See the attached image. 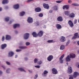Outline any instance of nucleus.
Instances as JSON below:
<instances>
[{
  "label": "nucleus",
  "instance_id": "obj_1",
  "mask_svg": "<svg viewBox=\"0 0 79 79\" xmlns=\"http://www.w3.org/2000/svg\"><path fill=\"white\" fill-rule=\"evenodd\" d=\"M76 57V55L75 54L71 53L69 56H68L66 58V61H69L71 60V58H74Z\"/></svg>",
  "mask_w": 79,
  "mask_h": 79
},
{
  "label": "nucleus",
  "instance_id": "obj_2",
  "mask_svg": "<svg viewBox=\"0 0 79 79\" xmlns=\"http://www.w3.org/2000/svg\"><path fill=\"white\" fill-rule=\"evenodd\" d=\"M78 76H79V73L77 72H75L73 73V77H69V79H73V77L74 78H76Z\"/></svg>",
  "mask_w": 79,
  "mask_h": 79
},
{
  "label": "nucleus",
  "instance_id": "obj_3",
  "mask_svg": "<svg viewBox=\"0 0 79 79\" xmlns=\"http://www.w3.org/2000/svg\"><path fill=\"white\" fill-rule=\"evenodd\" d=\"M27 21L28 23H32V22H33V19L32 18L29 17L27 18Z\"/></svg>",
  "mask_w": 79,
  "mask_h": 79
},
{
  "label": "nucleus",
  "instance_id": "obj_4",
  "mask_svg": "<svg viewBox=\"0 0 79 79\" xmlns=\"http://www.w3.org/2000/svg\"><path fill=\"white\" fill-rule=\"evenodd\" d=\"M47 60L48 61H51L53 59V56L52 55H49L47 58Z\"/></svg>",
  "mask_w": 79,
  "mask_h": 79
},
{
  "label": "nucleus",
  "instance_id": "obj_5",
  "mask_svg": "<svg viewBox=\"0 0 79 79\" xmlns=\"http://www.w3.org/2000/svg\"><path fill=\"white\" fill-rule=\"evenodd\" d=\"M68 24H69V26L72 27L74 26V24L73 23L71 20H69L68 22Z\"/></svg>",
  "mask_w": 79,
  "mask_h": 79
},
{
  "label": "nucleus",
  "instance_id": "obj_6",
  "mask_svg": "<svg viewBox=\"0 0 79 79\" xmlns=\"http://www.w3.org/2000/svg\"><path fill=\"white\" fill-rule=\"evenodd\" d=\"M48 73V71L47 70H45L43 73H42V76L43 77H45L47 76V74Z\"/></svg>",
  "mask_w": 79,
  "mask_h": 79
},
{
  "label": "nucleus",
  "instance_id": "obj_7",
  "mask_svg": "<svg viewBox=\"0 0 79 79\" xmlns=\"http://www.w3.org/2000/svg\"><path fill=\"white\" fill-rule=\"evenodd\" d=\"M37 35L39 37H42L44 35V32L42 31H40L38 33Z\"/></svg>",
  "mask_w": 79,
  "mask_h": 79
},
{
  "label": "nucleus",
  "instance_id": "obj_8",
  "mask_svg": "<svg viewBox=\"0 0 79 79\" xmlns=\"http://www.w3.org/2000/svg\"><path fill=\"white\" fill-rule=\"evenodd\" d=\"M66 40V38L65 37L62 36L60 37V41L61 42H64Z\"/></svg>",
  "mask_w": 79,
  "mask_h": 79
},
{
  "label": "nucleus",
  "instance_id": "obj_9",
  "mask_svg": "<svg viewBox=\"0 0 79 79\" xmlns=\"http://www.w3.org/2000/svg\"><path fill=\"white\" fill-rule=\"evenodd\" d=\"M78 33H76L74 34V36L72 38V39H76L77 38H78Z\"/></svg>",
  "mask_w": 79,
  "mask_h": 79
},
{
  "label": "nucleus",
  "instance_id": "obj_10",
  "mask_svg": "<svg viewBox=\"0 0 79 79\" xmlns=\"http://www.w3.org/2000/svg\"><path fill=\"white\" fill-rule=\"evenodd\" d=\"M52 73L54 74H56L57 73H58V71H57V70L55 68H53L52 69Z\"/></svg>",
  "mask_w": 79,
  "mask_h": 79
},
{
  "label": "nucleus",
  "instance_id": "obj_11",
  "mask_svg": "<svg viewBox=\"0 0 79 79\" xmlns=\"http://www.w3.org/2000/svg\"><path fill=\"white\" fill-rule=\"evenodd\" d=\"M43 6L46 9H49L50 7L49 6L48 4H46L45 3L43 4Z\"/></svg>",
  "mask_w": 79,
  "mask_h": 79
},
{
  "label": "nucleus",
  "instance_id": "obj_12",
  "mask_svg": "<svg viewBox=\"0 0 79 79\" xmlns=\"http://www.w3.org/2000/svg\"><path fill=\"white\" fill-rule=\"evenodd\" d=\"M14 55V52L12 51L9 52L8 53V57H11Z\"/></svg>",
  "mask_w": 79,
  "mask_h": 79
},
{
  "label": "nucleus",
  "instance_id": "obj_13",
  "mask_svg": "<svg viewBox=\"0 0 79 79\" xmlns=\"http://www.w3.org/2000/svg\"><path fill=\"white\" fill-rule=\"evenodd\" d=\"M29 37V34L26 33L24 35V39H27Z\"/></svg>",
  "mask_w": 79,
  "mask_h": 79
},
{
  "label": "nucleus",
  "instance_id": "obj_14",
  "mask_svg": "<svg viewBox=\"0 0 79 79\" xmlns=\"http://www.w3.org/2000/svg\"><path fill=\"white\" fill-rule=\"evenodd\" d=\"M64 56V54H63L59 58V60H60L61 63H63V60H62V59L63 58Z\"/></svg>",
  "mask_w": 79,
  "mask_h": 79
},
{
  "label": "nucleus",
  "instance_id": "obj_15",
  "mask_svg": "<svg viewBox=\"0 0 79 79\" xmlns=\"http://www.w3.org/2000/svg\"><path fill=\"white\" fill-rule=\"evenodd\" d=\"M13 7L16 10H17V9H18L19 8V5L18 4H16L15 5L13 6Z\"/></svg>",
  "mask_w": 79,
  "mask_h": 79
},
{
  "label": "nucleus",
  "instance_id": "obj_16",
  "mask_svg": "<svg viewBox=\"0 0 79 79\" xmlns=\"http://www.w3.org/2000/svg\"><path fill=\"white\" fill-rule=\"evenodd\" d=\"M72 68H71V67H69L68 69V73L69 74H71V73H72Z\"/></svg>",
  "mask_w": 79,
  "mask_h": 79
},
{
  "label": "nucleus",
  "instance_id": "obj_17",
  "mask_svg": "<svg viewBox=\"0 0 79 79\" xmlns=\"http://www.w3.org/2000/svg\"><path fill=\"white\" fill-rule=\"evenodd\" d=\"M7 46V45L6 44H3L1 45V48L2 49H4L5 48H6Z\"/></svg>",
  "mask_w": 79,
  "mask_h": 79
},
{
  "label": "nucleus",
  "instance_id": "obj_18",
  "mask_svg": "<svg viewBox=\"0 0 79 79\" xmlns=\"http://www.w3.org/2000/svg\"><path fill=\"white\" fill-rule=\"evenodd\" d=\"M36 12H40L41 11V9L40 7H37L35 9Z\"/></svg>",
  "mask_w": 79,
  "mask_h": 79
},
{
  "label": "nucleus",
  "instance_id": "obj_19",
  "mask_svg": "<svg viewBox=\"0 0 79 79\" xmlns=\"http://www.w3.org/2000/svg\"><path fill=\"white\" fill-rule=\"evenodd\" d=\"M56 27L58 29H60L62 28V27L60 24H57L56 25Z\"/></svg>",
  "mask_w": 79,
  "mask_h": 79
},
{
  "label": "nucleus",
  "instance_id": "obj_20",
  "mask_svg": "<svg viewBox=\"0 0 79 79\" xmlns=\"http://www.w3.org/2000/svg\"><path fill=\"white\" fill-rule=\"evenodd\" d=\"M57 19L58 21H59V22L63 21V18H62V17L59 16L57 18Z\"/></svg>",
  "mask_w": 79,
  "mask_h": 79
},
{
  "label": "nucleus",
  "instance_id": "obj_21",
  "mask_svg": "<svg viewBox=\"0 0 79 79\" xmlns=\"http://www.w3.org/2000/svg\"><path fill=\"white\" fill-rule=\"evenodd\" d=\"M2 3L5 5L8 3V0H3L2 2Z\"/></svg>",
  "mask_w": 79,
  "mask_h": 79
},
{
  "label": "nucleus",
  "instance_id": "obj_22",
  "mask_svg": "<svg viewBox=\"0 0 79 79\" xmlns=\"http://www.w3.org/2000/svg\"><path fill=\"white\" fill-rule=\"evenodd\" d=\"M17 27H19V24H15L13 25V27L14 29H16Z\"/></svg>",
  "mask_w": 79,
  "mask_h": 79
},
{
  "label": "nucleus",
  "instance_id": "obj_23",
  "mask_svg": "<svg viewBox=\"0 0 79 79\" xmlns=\"http://www.w3.org/2000/svg\"><path fill=\"white\" fill-rule=\"evenodd\" d=\"M32 35L34 37H37L38 36L37 34L35 32H33Z\"/></svg>",
  "mask_w": 79,
  "mask_h": 79
},
{
  "label": "nucleus",
  "instance_id": "obj_24",
  "mask_svg": "<svg viewBox=\"0 0 79 79\" xmlns=\"http://www.w3.org/2000/svg\"><path fill=\"white\" fill-rule=\"evenodd\" d=\"M6 40H10L11 39V36L9 35H6Z\"/></svg>",
  "mask_w": 79,
  "mask_h": 79
},
{
  "label": "nucleus",
  "instance_id": "obj_25",
  "mask_svg": "<svg viewBox=\"0 0 79 79\" xmlns=\"http://www.w3.org/2000/svg\"><path fill=\"white\" fill-rule=\"evenodd\" d=\"M75 16V14L74 13H72L69 15V16L70 18H74Z\"/></svg>",
  "mask_w": 79,
  "mask_h": 79
},
{
  "label": "nucleus",
  "instance_id": "obj_26",
  "mask_svg": "<svg viewBox=\"0 0 79 79\" xmlns=\"http://www.w3.org/2000/svg\"><path fill=\"white\" fill-rule=\"evenodd\" d=\"M64 13L65 15H66V16H69V12L68 11H65L64 12Z\"/></svg>",
  "mask_w": 79,
  "mask_h": 79
},
{
  "label": "nucleus",
  "instance_id": "obj_27",
  "mask_svg": "<svg viewBox=\"0 0 79 79\" xmlns=\"http://www.w3.org/2000/svg\"><path fill=\"white\" fill-rule=\"evenodd\" d=\"M25 12L22 11L20 13V15L21 16H24V15H25Z\"/></svg>",
  "mask_w": 79,
  "mask_h": 79
},
{
  "label": "nucleus",
  "instance_id": "obj_28",
  "mask_svg": "<svg viewBox=\"0 0 79 79\" xmlns=\"http://www.w3.org/2000/svg\"><path fill=\"white\" fill-rule=\"evenodd\" d=\"M65 48V46L64 45H62L60 46V50H64Z\"/></svg>",
  "mask_w": 79,
  "mask_h": 79
},
{
  "label": "nucleus",
  "instance_id": "obj_29",
  "mask_svg": "<svg viewBox=\"0 0 79 79\" xmlns=\"http://www.w3.org/2000/svg\"><path fill=\"white\" fill-rule=\"evenodd\" d=\"M19 48L20 49H25V48H27V47L24 46H20Z\"/></svg>",
  "mask_w": 79,
  "mask_h": 79
},
{
  "label": "nucleus",
  "instance_id": "obj_30",
  "mask_svg": "<svg viewBox=\"0 0 79 79\" xmlns=\"http://www.w3.org/2000/svg\"><path fill=\"white\" fill-rule=\"evenodd\" d=\"M18 69L19 70V71H24V72H26V71H25V70L23 69L19 68Z\"/></svg>",
  "mask_w": 79,
  "mask_h": 79
},
{
  "label": "nucleus",
  "instance_id": "obj_31",
  "mask_svg": "<svg viewBox=\"0 0 79 79\" xmlns=\"http://www.w3.org/2000/svg\"><path fill=\"white\" fill-rule=\"evenodd\" d=\"M9 20H10V18L9 17H7L5 19V21H6L8 22Z\"/></svg>",
  "mask_w": 79,
  "mask_h": 79
},
{
  "label": "nucleus",
  "instance_id": "obj_32",
  "mask_svg": "<svg viewBox=\"0 0 79 79\" xmlns=\"http://www.w3.org/2000/svg\"><path fill=\"white\" fill-rule=\"evenodd\" d=\"M47 42L48 43H53L54 42L53 40H48Z\"/></svg>",
  "mask_w": 79,
  "mask_h": 79
},
{
  "label": "nucleus",
  "instance_id": "obj_33",
  "mask_svg": "<svg viewBox=\"0 0 79 79\" xmlns=\"http://www.w3.org/2000/svg\"><path fill=\"white\" fill-rule=\"evenodd\" d=\"M72 5H73L74 6H79V4H78L73 3L72 4Z\"/></svg>",
  "mask_w": 79,
  "mask_h": 79
},
{
  "label": "nucleus",
  "instance_id": "obj_34",
  "mask_svg": "<svg viewBox=\"0 0 79 79\" xmlns=\"http://www.w3.org/2000/svg\"><path fill=\"white\" fill-rule=\"evenodd\" d=\"M44 16V14L42 13H40L39 15V17H43V16Z\"/></svg>",
  "mask_w": 79,
  "mask_h": 79
},
{
  "label": "nucleus",
  "instance_id": "obj_35",
  "mask_svg": "<svg viewBox=\"0 0 79 79\" xmlns=\"http://www.w3.org/2000/svg\"><path fill=\"white\" fill-rule=\"evenodd\" d=\"M77 19H75L74 21V24H76L77 23Z\"/></svg>",
  "mask_w": 79,
  "mask_h": 79
},
{
  "label": "nucleus",
  "instance_id": "obj_36",
  "mask_svg": "<svg viewBox=\"0 0 79 79\" xmlns=\"http://www.w3.org/2000/svg\"><path fill=\"white\" fill-rule=\"evenodd\" d=\"M10 69H7L6 71L7 73H10Z\"/></svg>",
  "mask_w": 79,
  "mask_h": 79
},
{
  "label": "nucleus",
  "instance_id": "obj_37",
  "mask_svg": "<svg viewBox=\"0 0 79 79\" xmlns=\"http://www.w3.org/2000/svg\"><path fill=\"white\" fill-rule=\"evenodd\" d=\"M34 63H36L37 62V61H38V60L37 59L35 58L34 60Z\"/></svg>",
  "mask_w": 79,
  "mask_h": 79
},
{
  "label": "nucleus",
  "instance_id": "obj_38",
  "mask_svg": "<svg viewBox=\"0 0 79 79\" xmlns=\"http://www.w3.org/2000/svg\"><path fill=\"white\" fill-rule=\"evenodd\" d=\"M26 45L27 46L28 45H30V43L27 42L26 43Z\"/></svg>",
  "mask_w": 79,
  "mask_h": 79
},
{
  "label": "nucleus",
  "instance_id": "obj_39",
  "mask_svg": "<svg viewBox=\"0 0 79 79\" xmlns=\"http://www.w3.org/2000/svg\"><path fill=\"white\" fill-rule=\"evenodd\" d=\"M42 63V61L41 60L39 61L38 62V64H39L40 65Z\"/></svg>",
  "mask_w": 79,
  "mask_h": 79
},
{
  "label": "nucleus",
  "instance_id": "obj_40",
  "mask_svg": "<svg viewBox=\"0 0 79 79\" xmlns=\"http://www.w3.org/2000/svg\"><path fill=\"white\" fill-rule=\"evenodd\" d=\"M61 2H62V1H56V3H60Z\"/></svg>",
  "mask_w": 79,
  "mask_h": 79
},
{
  "label": "nucleus",
  "instance_id": "obj_41",
  "mask_svg": "<svg viewBox=\"0 0 79 79\" xmlns=\"http://www.w3.org/2000/svg\"><path fill=\"white\" fill-rule=\"evenodd\" d=\"M35 23L36 26H39V22L37 21Z\"/></svg>",
  "mask_w": 79,
  "mask_h": 79
},
{
  "label": "nucleus",
  "instance_id": "obj_42",
  "mask_svg": "<svg viewBox=\"0 0 79 79\" xmlns=\"http://www.w3.org/2000/svg\"><path fill=\"white\" fill-rule=\"evenodd\" d=\"M35 68H40V65L35 66Z\"/></svg>",
  "mask_w": 79,
  "mask_h": 79
},
{
  "label": "nucleus",
  "instance_id": "obj_43",
  "mask_svg": "<svg viewBox=\"0 0 79 79\" xmlns=\"http://www.w3.org/2000/svg\"><path fill=\"white\" fill-rule=\"evenodd\" d=\"M21 49H17L16 50V52H21Z\"/></svg>",
  "mask_w": 79,
  "mask_h": 79
},
{
  "label": "nucleus",
  "instance_id": "obj_44",
  "mask_svg": "<svg viewBox=\"0 0 79 79\" xmlns=\"http://www.w3.org/2000/svg\"><path fill=\"white\" fill-rule=\"evenodd\" d=\"M6 63L8 65H10V63L8 62V61H6Z\"/></svg>",
  "mask_w": 79,
  "mask_h": 79
},
{
  "label": "nucleus",
  "instance_id": "obj_45",
  "mask_svg": "<svg viewBox=\"0 0 79 79\" xmlns=\"http://www.w3.org/2000/svg\"><path fill=\"white\" fill-rule=\"evenodd\" d=\"M70 41L69 40L66 43V45H68L69 44Z\"/></svg>",
  "mask_w": 79,
  "mask_h": 79
},
{
  "label": "nucleus",
  "instance_id": "obj_46",
  "mask_svg": "<svg viewBox=\"0 0 79 79\" xmlns=\"http://www.w3.org/2000/svg\"><path fill=\"white\" fill-rule=\"evenodd\" d=\"M2 41H4L5 40V37L3 36L2 37Z\"/></svg>",
  "mask_w": 79,
  "mask_h": 79
},
{
  "label": "nucleus",
  "instance_id": "obj_47",
  "mask_svg": "<svg viewBox=\"0 0 79 79\" xmlns=\"http://www.w3.org/2000/svg\"><path fill=\"white\" fill-rule=\"evenodd\" d=\"M68 2L69 3H72V1L71 0H69L68 1Z\"/></svg>",
  "mask_w": 79,
  "mask_h": 79
},
{
  "label": "nucleus",
  "instance_id": "obj_48",
  "mask_svg": "<svg viewBox=\"0 0 79 79\" xmlns=\"http://www.w3.org/2000/svg\"><path fill=\"white\" fill-rule=\"evenodd\" d=\"M65 8H66V9L68 10V9L69 8V6H66Z\"/></svg>",
  "mask_w": 79,
  "mask_h": 79
},
{
  "label": "nucleus",
  "instance_id": "obj_49",
  "mask_svg": "<svg viewBox=\"0 0 79 79\" xmlns=\"http://www.w3.org/2000/svg\"><path fill=\"white\" fill-rule=\"evenodd\" d=\"M52 10H51L49 11V13H52Z\"/></svg>",
  "mask_w": 79,
  "mask_h": 79
},
{
  "label": "nucleus",
  "instance_id": "obj_50",
  "mask_svg": "<svg viewBox=\"0 0 79 79\" xmlns=\"http://www.w3.org/2000/svg\"><path fill=\"white\" fill-rule=\"evenodd\" d=\"M63 10H64V9L66 8V6H63Z\"/></svg>",
  "mask_w": 79,
  "mask_h": 79
},
{
  "label": "nucleus",
  "instance_id": "obj_51",
  "mask_svg": "<svg viewBox=\"0 0 79 79\" xmlns=\"http://www.w3.org/2000/svg\"><path fill=\"white\" fill-rule=\"evenodd\" d=\"M35 78H37L38 77V75H37V74H36V75H35Z\"/></svg>",
  "mask_w": 79,
  "mask_h": 79
},
{
  "label": "nucleus",
  "instance_id": "obj_52",
  "mask_svg": "<svg viewBox=\"0 0 79 79\" xmlns=\"http://www.w3.org/2000/svg\"><path fill=\"white\" fill-rule=\"evenodd\" d=\"M29 2H31L30 0H28L27 1V3H29Z\"/></svg>",
  "mask_w": 79,
  "mask_h": 79
},
{
  "label": "nucleus",
  "instance_id": "obj_53",
  "mask_svg": "<svg viewBox=\"0 0 79 79\" xmlns=\"http://www.w3.org/2000/svg\"><path fill=\"white\" fill-rule=\"evenodd\" d=\"M13 21H10L9 22V24H11V23H12V22H13Z\"/></svg>",
  "mask_w": 79,
  "mask_h": 79
},
{
  "label": "nucleus",
  "instance_id": "obj_54",
  "mask_svg": "<svg viewBox=\"0 0 79 79\" xmlns=\"http://www.w3.org/2000/svg\"><path fill=\"white\" fill-rule=\"evenodd\" d=\"M28 71L29 73H32V72L30 70H28Z\"/></svg>",
  "mask_w": 79,
  "mask_h": 79
},
{
  "label": "nucleus",
  "instance_id": "obj_55",
  "mask_svg": "<svg viewBox=\"0 0 79 79\" xmlns=\"http://www.w3.org/2000/svg\"><path fill=\"white\" fill-rule=\"evenodd\" d=\"M2 10V8L0 7V11H1Z\"/></svg>",
  "mask_w": 79,
  "mask_h": 79
},
{
  "label": "nucleus",
  "instance_id": "obj_56",
  "mask_svg": "<svg viewBox=\"0 0 79 79\" xmlns=\"http://www.w3.org/2000/svg\"><path fill=\"white\" fill-rule=\"evenodd\" d=\"M2 74V72L1 71H0V75H1Z\"/></svg>",
  "mask_w": 79,
  "mask_h": 79
},
{
  "label": "nucleus",
  "instance_id": "obj_57",
  "mask_svg": "<svg viewBox=\"0 0 79 79\" xmlns=\"http://www.w3.org/2000/svg\"><path fill=\"white\" fill-rule=\"evenodd\" d=\"M15 34H17V33H18V31H15Z\"/></svg>",
  "mask_w": 79,
  "mask_h": 79
},
{
  "label": "nucleus",
  "instance_id": "obj_58",
  "mask_svg": "<svg viewBox=\"0 0 79 79\" xmlns=\"http://www.w3.org/2000/svg\"><path fill=\"white\" fill-rule=\"evenodd\" d=\"M25 60H27V57H26V58H25Z\"/></svg>",
  "mask_w": 79,
  "mask_h": 79
},
{
  "label": "nucleus",
  "instance_id": "obj_59",
  "mask_svg": "<svg viewBox=\"0 0 79 79\" xmlns=\"http://www.w3.org/2000/svg\"><path fill=\"white\" fill-rule=\"evenodd\" d=\"M18 57V56L17 55H15V58H17Z\"/></svg>",
  "mask_w": 79,
  "mask_h": 79
},
{
  "label": "nucleus",
  "instance_id": "obj_60",
  "mask_svg": "<svg viewBox=\"0 0 79 79\" xmlns=\"http://www.w3.org/2000/svg\"><path fill=\"white\" fill-rule=\"evenodd\" d=\"M34 0H30V2H33V1H34Z\"/></svg>",
  "mask_w": 79,
  "mask_h": 79
},
{
  "label": "nucleus",
  "instance_id": "obj_61",
  "mask_svg": "<svg viewBox=\"0 0 79 79\" xmlns=\"http://www.w3.org/2000/svg\"><path fill=\"white\" fill-rule=\"evenodd\" d=\"M21 44H22V43H20L19 44V45H21Z\"/></svg>",
  "mask_w": 79,
  "mask_h": 79
},
{
  "label": "nucleus",
  "instance_id": "obj_62",
  "mask_svg": "<svg viewBox=\"0 0 79 79\" xmlns=\"http://www.w3.org/2000/svg\"><path fill=\"white\" fill-rule=\"evenodd\" d=\"M78 22L79 23V19L78 20Z\"/></svg>",
  "mask_w": 79,
  "mask_h": 79
},
{
  "label": "nucleus",
  "instance_id": "obj_63",
  "mask_svg": "<svg viewBox=\"0 0 79 79\" xmlns=\"http://www.w3.org/2000/svg\"><path fill=\"white\" fill-rule=\"evenodd\" d=\"M3 67V68H4V69H5V67Z\"/></svg>",
  "mask_w": 79,
  "mask_h": 79
},
{
  "label": "nucleus",
  "instance_id": "obj_64",
  "mask_svg": "<svg viewBox=\"0 0 79 79\" xmlns=\"http://www.w3.org/2000/svg\"><path fill=\"white\" fill-rule=\"evenodd\" d=\"M67 64H68V63H67Z\"/></svg>",
  "mask_w": 79,
  "mask_h": 79
}]
</instances>
